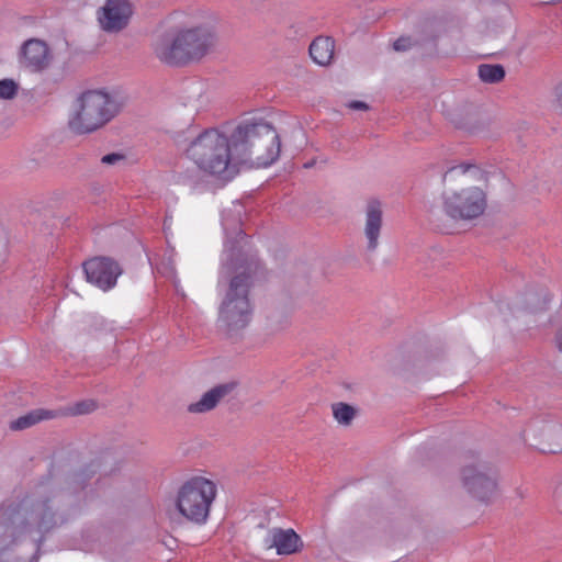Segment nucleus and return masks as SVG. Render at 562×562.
Returning a JSON list of instances; mask_svg holds the SVG:
<instances>
[{"label": "nucleus", "mask_w": 562, "mask_h": 562, "mask_svg": "<svg viewBox=\"0 0 562 562\" xmlns=\"http://www.w3.org/2000/svg\"><path fill=\"white\" fill-rule=\"evenodd\" d=\"M554 93L555 100L559 106L562 109V81L555 87Z\"/></svg>", "instance_id": "nucleus-29"}, {"label": "nucleus", "mask_w": 562, "mask_h": 562, "mask_svg": "<svg viewBox=\"0 0 562 562\" xmlns=\"http://www.w3.org/2000/svg\"><path fill=\"white\" fill-rule=\"evenodd\" d=\"M457 170H459L463 175L469 172L470 170H474L476 173L482 175L481 170L475 165H471V164L463 162L458 166H453L449 169V171H457Z\"/></svg>", "instance_id": "nucleus-27"}, {"label": "nucleus", "mask_w": 562, "mask_h": 562, "mask_svg": "<svg viewBox=\"0 0 562 562\" xmlns=\"http://www.w3.org/2000/svg\"><path fill=\"white\" fill-rule=\"evenodd\" d=\"M233 276L225 290L224 297L218 307V328L229 338L245 329L252 317V305L249 291L252 286V274L257 267L248 265Z\"/></svg>", "instance_id": "nucleus-4"}, {"label": "nucleus", "mask_w": 562, "mask_h": 562, "mask_svg": "<svg viewBox=\"0 0 562 562\" xmlns=\"http://www.w3.org/2000/svg\"><path fill=\"white\" fill-rule=\"evenodd\" d=\"M477 76L484 83L495 85L504 80L506 70L501 64H481Z\"/></svg>", "instance_id": "nucleus-20"}, {"label": "nucleus", "mask_w": 562, "mask_h": 562, "mask_svg": "<svg viewBox=\"0 0 562 562\" xmlns=\"http://www.w3.org/2000/svg\"><path fill=\"white\" fill-rule=\"evenodd\" d=\"M313 164L312 162H308L305 165L306 168L311 167Z\"/></svg>", "instance_id": "nucleus-32"}, {"label": "nucleus", "mask_w": 562, "mask_h": 562, "mask_svg": "<svg viewBox=\"0 0 562 562\" xmlns=\"http://www.w3.org/2000/svg\"><path fill=\"white\" fill-rule=\"evenodd\" d=\"M335 419L344 426H349L356 417L357 411L347 403H335L331 405Z\"/></svg>", "instance_id": "nucleus-22"}, {"label": "nucleus", "mask_w": 562, "mask_h": 562, "mask_svg": "<svg viewBox=\"0 0 562 562\" xmlns=\"http://www.w3.org/2000/svg\"><path fill=\"white\" fill-rule=\"evenodd\" d=\"M449 172H450L449 170L446 171V175H443V178H447V175H449Z\"/></svg>", "instance_id": "nucleus-33"}, {"label": "nucleus", "mask_w": 562, "mask_h": 562, "mask_svg": "<svg viewBox=\"0 0 562 562\" xmlns=\"http://www.w3.org/2000/svg\"><path fill=\"white\" fill-rule=\"evenodd\" d=\"M239 236H245V233L240 229L238 233Z\"/></svg>", "instance_id": "nucleus-31"}, {"label": "nucleus", "mask_w": 562, "mask_h": 562, "mask_svg": "<svg viewBox=\"0 0 562 562\" xmlns=\"http://www.w3.org/2000/svg\"><path fill=\"white\" fill-rule=\"evenodd\" d=\"M100 468V464H95L93 461L91 464L86 468L72 473L66 481L65 488H55L46 484H41L35 490L47 488L49 491H54L58 494L57 498H55L52 503H48L49 506L57 512V525L63 519L59 516V504L64 499L66 495L78 493L86 488L90 479L95 474L97 470Z\"/></svg>", "instance_id": "nucleus-11"}, {"label": "nucleus", "mask_w": 562, "mask_h": 562, "mask_svg": "<svg viewBox=\"0 0 562 562\" xmlns=\"http://www.w3.org/2000/svg\"><path fill=\"white\" fill-rule=\"evenodd\" d=\"M537 449L543 453L562 451V426L558 423H544L539 429Z\"/></svg>", "instance_id": "nucleus-17"}, {"label": "nucleus", "mask_w": 562, "mask_h": 562, "mask_svg": "<svg viewBox=\"0 0 562 562\" xmlns=\"http://www.w3.org/2000/svg\"><path fill=\"white\" fill-rule=\"evenodd\" d=\"M308 52L315 64L328 66L334 58L335 41L329 36H317L312 41Z\"/></svg>", "instance_id": "nucleus-18"}, {"label": "nucleus", "mask_w": 562, "mask_h": 562, "mask_svg": "<svg viewBox=\"0 0 562 562\" xmlns=\"http://www.w3.org/2000/svg\"><path fill=\"white\" fill-rule=\"evenodd\" d=\"M119 110V103L108 93L89 90L78 99V108L68 124L78 134L90 133L111 121Z\"/></svg>", "instance_id": "nucleus-6"}, {"label": "nucleus", "mask_w": 562, "mask_h": 562, "mask_svg": "<svg viewBox=\"0 0 562 562\" xmlns=\"http://www.w3.org/2000/svg\"><path fill=\"white\" fill-rule=\"evenodd\" d=\"M53 417V413L49 411L37 409L33 411L24 416L19 417L18 419L11 422L10 428L12 430H23L26 429L36 423L48 419Z\"/></svg>", "instance_id": "nucleus-21"}, {"label": "nucleus", "mask_w": 562, "mask_h": 562, "mask_svg": "<svg viewBox=\"0 0 562 562\" xmlns=\"http://www.w3.org/2000/svg\"><path fill=\"white\" fill-rule=\"evenodd\" d=\"M86 279L103 291L115 286L117 278L122 274L121 265L110 257H93L82 263Z\"/></svg>", "instance_id": "nucleus-10"}, {"label": "nucleus", "mask_w": 562, "mask_h": 562, "mask_svg": "<svg viewBox=\"0 0 562 562\" xmlns=\"http://www.w3.org/2000/svg\"><path fill=\"white\" fill-rule=\"evenodd\" d=\"M547 305V292L544 289L529 288L518 299L516 306L529 312L543 310Z\"/></svg>", "instance_id": "nucleus-19"}, {"label": "nucleus", "mask_w": 562, "mask_h": 562, "mask_svg": "<svg viewBox=\"0 0 562 562\" xmlns=\"http://www.w3.org/2000/svg\"><path fill=\"white\" fill-rule=\"evenodd\" d=\"M419 44L420 43L418 40H414L412 36H403L402 35L393 42L392 46L395 52L403 53V52H407V50L412 49L413 47H415Z\"/></svg>", "instance_id": "nucleus-24"}, {"label": "nucleus", "mask_w": 562, "mask_h": 562, "mask_svg": "<svg viewBox=\"0 0 562 562\" xmlns=\"http://www.w3.org/2000/svg\"><path fill=\"white\" fill-rule=\"evenodd\" d=\"M95 407L97 404L93 401H83L76 404L74 413L79 415L88 414L94 411Z\"/></svg>", "instance_id": "nucleus-25"}, {"label": "nucleus", "mask_w": 562, "mask_h": 562, "mask_svg": "<svg viewBox=\"0 0 562 562\" xmlns=\"http://www.w3.org/2000/svg\"><path fill=\"white\" fill-rule=\"evenodd\" d=\"M267 544L276 548L279 555L297 553L303 548L301 537L293 529L272 528L269 530Z\"/></svg>", "instance_id": "nucleus-16"}, {"label": "nucleus", "mask_w": 562, "mask_h": 562, "mask_svg": "<svg viewBox=\"0 0 562 562\" xmlns=\"http://www.w3.org/2000/svg\"><path fill=\"white\" fill-rule=\"evenodd\" d=\"M237 387L236 382L221 383L207 392L194 403L188 405L187 411L191 414H203L213 411L223 400L228 397Z\"/></svg>", "instance_id": "nucleus-14"}, {"label": "nucleus", "mask_w": 562, "mask_h": 562, "mask_svg": "<svg viewBox=\"0 0 562 562\" xmlns=\"http://www.w3.org/2000/svg\"><path fill=\"white\" fill-rule=\"evenodd\" d=\"M57 496L54 491L41 488L18 502H4L0 507V551L22 535L33 531L44 535L57 527V512L48 505Z\"/></svg>", "instance_id": "nucleus-1"}, {"label": "nucleus", "mask_w": 562, "mask_h": 562, "mask_svg": "<svg viewBox=\"0 0 562 562\" xmlns=\"http://www.w3.org/2000/svg\"><path fill=\"white\" fill-rule=\"evenodd\" d=\"M19 91V85L13 79L0 80V99L12 100Z\"/></svg>", "instance_id": "nucleus-23"}, {"label": "nucleus", "mask_w": 562, "mask_h": 562, "mask_svg": "<svg viewBox=\"0 0 562 562\" xmlns=\"http://www.w3.org/2000/svg\"><path fill=\"white\" fill-rule=\"evenodd\" d=\"M124 159H125V156L123 154L111 153V154L104 155L101 158V162L104 165H115L116 162L124 160Z\"/></svg>", "instance_id": "nucleus-26"}, {"label": "nucleus", "mask_w": 562, "mask_h": 562, "mask_svg": "<svg viewBox=\"0 0 562 562\" xmlns=\"http://www.w3.org/2000/svg\"><path fill=\"white\" fill-rule=\"evenodd\" d=\"M132 5L127 0H106L101 8L99 22L106 32H120L128 24Z\"/></svg>", "instance_id": "nucleus-12"}, {"label": "nucleus", "mask_w": 562, "mask_h": 562, "mask_svg": "<svg viewBox=\"0 0 562 562\" xmlns=\"http://www.w3.org/2000/svg\"><path fill=\"white\" fill-rule=\"evenodd\" d=\"M187 156L211 176L232 178L238 171L228 137L216 128L199 134L187 148Z\"/></svg>", "instance_id": "nucleus-5"}, {"label": "nucleus", "mask_w": 562, "mask_h": 562, "mask_svg": "<svg viewBox=\"0 0 562 562\" xmlns=\"http://www.w3.org/2000/svg\"><path fill=\"white\" fill-rule=\"evenodd\" d=\"M555 339L560 351H562V328L561 331L557 335Z\"/></svg>", "instance_id": "nucleus-30"}, {"label": "nucleus", "mask_w": 562, "mask_h": 562, "mask_svg": "<svg viewBox=\"0 0 562 562\" xmlns=\"http://www.w3.org/2000/svg\"><path fill=\"white\" fill-rule=\"evenodd\" d=\"M486 194L477 187L464 188L442 195V211L453 221H471L486 209Z\"/></svg>", "instance_id": "nucleus-9"}, {"label": "nucleus", "mask_w": 562, "mask_h": 562, "mask_svg": "<svg viewBox=\"0 0 562 562\" xmlns=\"http://www.w3.org/2000/svg\"><path fill=\"white\" fill-rule=\"evenodd\" d=\"M215 42L216 35L209 26L170 30L155 43L154 53L161 63L182 67L201 60Z\"/></svg>", "instance_id": "nucleus-3"}, {"label": "nucleus", "mask_w": 562, "mask_h": 562, "mask_svg": "<svg viewBox=\"0 0 562 562\" xmlns=\"http://www.w3.org/2000/svg\"><path fill=\"white\" fill-rule=\"evenodd\" d=\"M463 488L475 499L490 503L496 495L498 472L496 467L473 452L467 456L460 470Z\"/></svg>", "instance_id": "nucleus-8"}, {"label": "nucleus", "mask_w": 562, "mask_h": 562, "mask_svg": "<svg viewBox=\"0 0 562 562\" xmlns=\"http://www.w3.org/2000/svg\"><path fill=\"white\" fill-rule=\"evenodd\" d=\"M52 60L48 45L38 38L27 40L21 48L20 63L33 72L46 69Z\"/></svg>", "instance_id": "nucleus-13"}, {"label": "nucleus", "mask_w": 562, "mask_h": 562, "mask_svg": "<svg viewBox=\"0 0 562 562\" xmlns=\"http://www.w3.org/2000/svg\"><path fill=\"white\" fill-rule=\"evenodd\" d=\"M216 493L217 487L213 481L203 476H193L179 488L177 508L188 520L196 525L205 524Z\"/></svg>", "instance_id": "nucleus-7"}, {"label": "nucleus", "mask_w": 562, "mask_h": 562, "mask_svg": "<svg viewBox=\"0 0 562 562\" xmlns=\"http://www.w3.org/2000/svg\"><path fill=\"white\" fill-rule=\"evenodd\" d=\"M348 106L352 110H362L367 111L369 110V105L363 101H351Z\"/></svg>", "instance_id": "nucleus-28"}, {"label": "nucleus", "mask_w": 562, "mask_h": 562, "mask_svg": "<svg viewBox=\"0 0 562 562\" xmlns=\"http://www.w3.org/2000/svg\"><path fill=\"white\" fill-rule=\"evenodd\" d=\"M383 226L382 205L378 200H371L366 206L364 236L367 239V249L376 250L379 238Z\"/></svg>", "instance_id": "nucleus-15"}, {"label": "nucleus", "mask_w": 562, "mask_h": 562, "mask_svg": "<svg viewBox=\"0 0 562 562\" xmlns=\"http://www.w3.org/2000/svg\"><path fill=\"white\" fill-rule=\"evenodd\" d=\"M234 159L240 165H272L280 155L281 140L274 126L263 119L240 122L228 137Z\"/></svg>", "instance_id": "nucleus-2"}, {"label": "nucleus", "mask_w": 562, "mask_h": 562, "mask_svg": "<svg viewBox=\"0 0 562 562\" xmlns=\"http://www.w3.org/2000/svg\"><path fill=\"white\" fill-rule=\"evenodd\" d=\"M449 172H450L449 170L446 171V175H443V178H447V175H449Z\"/></svg>", "instance_id": "nucleus-34"}]
</instances>
